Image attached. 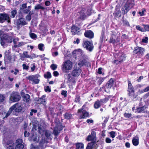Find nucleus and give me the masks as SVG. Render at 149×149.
I'll use <instances>...</instances> for the list:
<instances>
[{
  "mask_svg": "<svg viewBox=\"0 0 149 149\" xmlns=\"http://www.w3.org/2000/svg\"><path fill=\"white\" fill-rule=\"evenodd\" d=\"M75 146V149H84V145L81 143H77L74 145Z\"/></svg>",
  "mask_w": 149,
  "mask_h": 149,
  "instance_id": "4be33fe9",
  "label": "nucleus"
},
{
  "mask_svg": "<svg viewBox=\"0 0 149 149\" xmlns=\"http://www.w3.org/2000/svg\"><path fill=\"white\" fill-rule=\"evenodd\" d=\"M110 136L112 138H113L115 137V134H116V132L112 131L111 132H110L109 133Z\"/></svg>",
  "mask_w": 149,
  "mask_h": 149,
  "instance_id": "603ef678",
  "label": "nucleus"
},
{
  "mask_svg": "<svg viewBox=\"0 0 149 149\" xmlns=\"http://www.w3.org/2000/svg\"><path fill=\"white\" fill-rule=\"evenodd\" d=\"M14 141L13 140H8L7 142V146L6 149H14Z\"/></svg>",
  "mask_w": 149,
  "mask_h": 149,
  "instance_id": "2eb2a0df",
  "label": "nucleus"
},
{
  "mask_svg": "<svg viewBox=\"0 0 149 149\" xmlns=\"http://www.w3.org/2000/svg\"><path fill=\"white\" fill-rule=\"evenodd\" d=\"M45 91L46 92H47L48 91L49 92H51V89L49 87V86H47L46 88H45Z\"/></svg>",
  "mask_w": 149,
  "mask_h": 149,
  "instance_id": "13d9d810",
  "label": "nucleus"
},
{
  "mask_svg": "<svg viewBox=\"0 0 149 149\" xmlns=\"http://www.w3.org/2000/svg\"><path fill=\"white\" fill-rule=\"evenodd\" d=\"M104 78L100 77L97 81V84L99 85H100L104 80Z\"/></svg>",
  "mask_w": 149,
  "mask_h": 149,
  "instance_id": "a18cd8bd",
  "label": "nucleus"
},
{
  "mask_svg": "<svg viewBox=\"0 0 149 149\" xmlns=\"http://www.w3.org/2000/svg\"><path fill=\"white\" fill-rule=\"evenodd\" d=\"M24 45V42H19L18 43L17 45H14L13 46V47L16 48L17 47H21L22 45Z\"/></svg>",
  "mask_w": 149,
  "mask_h": 149,
  "instance_id": "ea45409f",
  "label": "nucleus"
},
{
  "mask_svg": "<svg viewBox=\"0 0 149 149\" xmlns=\"http://www.w3.org/2000/svg\"><path fill=\"white\" fill-rule=\"evenodd\" d=\"M2 31L0 30V38L1 39V44L2 46L5 45L6 43H7L6 40L3 36V34L1 33Z\"/></svg>",
  "mask_w": 149,
  "mask_h": 149,
  "instance_id": "4468645a",
  "label": "nucleus"
},
{
  "mask_svg": "<svg viewBox=\"0 0 149 149\" xmlns=\"http://www.w3.org/2000/svg\"><path fill=\"white\" fill-rule=\"evenodd\" d=\"M46 95H43L40 98H38L36 101L38 104H42L44 105H45L46 104V100L45 99Z\"/></svg>",
  "mask_w": 149,
  "mask_h": 149,
  "instance_id": "f8f14e48",
  "label": "nucleus"
},
{
  "mask_svg": "<svg viewBox=\"0 0 149 149\" xmlns=\"http://www.w3.org/2000/svg\"><path fill=\"white\" fill-rule=\"evenodd\" d=\"M45 134L46 137L48 138L51 135L50 132L48 130H46L45 132Z\"/></svg>",
  "mask_w": 149,
  "mask_h": 149,
  "instance_id": "09e8293b",
  "label": "nucleus"
},
{
  "mask_svg": "<svg viewBox=\"0 0 149 149\" xmlns=\"http://www.w3.org/2000/svg\"><path fill=\"white\" fill-rule=\"evenodd\" d=\"M38 136L37 134H33L31 136V139L33 141H36L37 139Z\"/></svg>",
  "mask_w": 149,
  "mask_h": 149,
  "instance_id": "473e14b6",
  "label": "nucleus"
},
{
  "mask_svg": "<svg viewBox=\"0 0 149 149\" xmlns=\"http://www.w3.org/2000/svg\"><path fill=\"white\" fill-rule=\"evenodd\" d=\"M63 116L65 119L69 120L72 118V115L69 112H66L63 114Z\"/></svg>",
  "mask_w": 149,
  "mask_h": 149,
  "instance_id": "bb28decb",
  "label": "nucleus"
},
{
  "mask_svg": "<svg viewBox=\"0 0 149 149\" xmlns=\"http://www.w3.org/2000/svg\"><path fill=\"white\" fill-rule=\"evenodd\" d=\"M44 77L47 79H49L51 78V74L50 72H47L46 74H45L44 75Z\"/></svg>",
  "mask_w": 149,
  "mask_h": 149,
  "instance_id": "f704fd0d",
  "label": "nucleus"
},
{
  "mask_svg": "<svg viewBox=\"0 0 149 149\" xmlns=\"http://www.w3.org/2000/svg\"><path fill=\"white\" fill-rule=\"evenodd\" d=\"M89 62L87 61H86L83 60V59H80L78 63V65L80 67H81L83 66L84 65L88 64Z\"/></svg>",
  "mask_w": 149,
  "mask_h": 149,
  "instance_id": "393cba45",
  "label": "nucleus"
},
{
  "mask_svg": "<svg viewBox=\"0 0 149 149\" xmlns=\"http://www.w3.org/2000/svg\"><path fill=\"white\" fill-rule=\"evenodd\" d=\"M3 34L7 43H11L12 42L13 38L12 36L5 34Z\"/></svg>",
  "mask_w": 149,
  "mask_h": 149,
  "instance_id": "aec40b11",
  "label": "nucleus"
},
{
  "mask_svg": "<svg viewBox=\"0 0 149 149\" xmlns=\"http://www.w3.org/2000/svg\"><path fill=\"white\" fill-rule=\"evenodd\" d=\"M73 67V63L70 60H67L63 62L61 65V70L63 73H67L71 70Z\"/></svg>",
  "mask_w": 149,
  "mask_h": 149,
  "instance_id": "f03ea898",
  "label": "nucleus"
},
{
  "mask_svg": "<svg viewBox=\"0 0 149 149\" xmlns=\"http://www.w3.org/2000/svg\"><path fill=\"white\" fill-rule=\"evenodd\" d=\"M128 91L129 92H131L132 91H133L134 88L132 86L130 81H128Z\"/></svg>",
  "mask_w": 149,
  "mask_h": 149,
  "instance_id": "7c9ffc66",
  "label": "nucleus"
},
{
  "mask_svg": "<svg viewBox=\"0 0 149 149\" xmlns=\"http://www.w3.org/2000/svg\"><path fill=\"white\" fill-rule=\"evenodd\" d=\"M67 77V79L68 81L69 82H70L72 79V76L71 74H65Z\"/></svg>",
  "mask_w": 149,
  "mask_h": 149,
  "instance_id": "a19ab883",
  "label": "nucleus"
},
{
  "mask_svg": "<svg viewBox=\"0 0 149 149\" xmlns=\"http://www.w3.org/2000/svg\"><path fill=\"white\" fill-rule=\"evenodd\" d=\"M5 97L2 94H0V103L3 102L4 99Z\"/></svg>",
  "mask_w": 149,
  "mask_h": 149,
  "instance_id": "0e129e2a",
  "label": "nucleus"
},
{
  "mask_svg": "<svg viewBox=\"0 0 149 149\" xmlns=\"http://www.w3.org/2000/svg\"><path fill=\"white\" fill-rule=\"evenodd\" d=\"M95 144L96 142L95 141L89 143L86 147V149H92L94 147V146H95Z\"/></svg>",
  "mask_w": 149,
  "mask_h": 149,
  "instance_id": "a878e982",
  "label": "nucleus"
},
{
  "mask_svg": "<svg viewBox=\"0 0 149 149\" xmlns=\"http://www.w3.org/2000/svg\"><path fill=\"white\" fill-rule=\"evenodd\" d=\"M84 35L86 37L90 39H92L94 37L93 32L92 31L90 30L86 31L84 33Z\"/></svg>",
  "mask_w": 149,
  "mask_h": 149,
  "instance_id": "ddd939ff",
  "label": "nucleus"
},
{
  "mask_svg": "<svg viewBox=\"0 0 149 149\" xmlns=\"http://www.w3.org/2000/svg\"><path fill=\"white\" fill-rule=\"evenodd\" d=\"M144 26V29L146 31H149V25L143 24Z\"/></svg>",
  "mask_w": 149,
  "mask_h": 149,
  "instance_id": "864d4df0",
  "label": "nucleus"
},
{
  "mask_svg": "<svg viewBox=\"0 0 149 149\" xmlns=\"http://www.w3.org/2000/svg\"><path fill=\"white\" fill-rule=\"evenodd\" d=\"M109 97H106L104 99H102L99 100V102L101 103L102 104L103 103H106L109 100Z\"/></svg>",
  "mask_w": 149,
  "mask_h": 149,
  "instance_id": "c9c22d12",
  "label": "nucleus"
},
{
  "mask_svg": "<svg viewBox=\"0 0 149 149\" xmlns=\"http://www.w3.org/2000/svg\"><path fill=\"white\" fill-rule=\"evenodd\" d=\"M114 83V79L113 78H111L108 81L106 86L107 88L110 89L113 86Z\"/></svg>",
  "mask_w": 149,
  "mask_h": 149,
  "instance_id": "dca6fc26",
  "label": "nucleus"
},
{
  "mask_svg": "<svg viewBox=\"0 0 149 149\" xmlns=\"http://www.w3.org/2000/svg\"><path fill=\"white\" fill-rule=\"evenodd\" d=\"M83 46L89 52L92 51L94 48V46L92 41H91L88 40L84 41Z\"/></svg>",
  "mask_w": 149,
  "mask_h": 149,
  "instance_id": "20e7f679",
  "label": "nucleus"
},
{
  "mask_svg": "<svg viewBox=\"0 0 149 149\" xmlns=\"http://www.w3.org/2000/svg\"><path fill=\"white\" fill-rule=\"evenodd\" d=\"M114 38L111 37L109 40V42L110 43L114 44L116 42V40Z\"/></svg>",
  "mask_w": 149,
  "mask_h": 149,
  "instance_id": "c03bdc74",
  "label": "nucleus"
},
{
  "mask_svg": "<svg viewBox=\"0 0 149 149\" xmlns=\"http://www.w3.org/2000/svg\"><path fill=\"white\" fill-rule=\"evenodd\" d=\"M124 116L125 118H130L132 116V115L131 113H125Z\"/></svg>",
  "mask_w": 149,
  "mask_h": 149,
  "instance_id": "5fc2aeb1",
  "label": "nucleus"
},
{
  "mask_svg": "<svg viewBox=\"0 0 149 149\" xmlns=\"http://www.w3.org/2000/svg\"><path fill=\"white\" fill-rule=\"evenodd\" d=\"M116 16L117 17H119L121 16V12L119 10L117 11L116 12Z\"/></svg>",
  "mask_w": 149,
  "mask_h": 149,
  "instance_id": "bf43d9fd",
  "label": "nucleus"
},
{
  "mask_svg": "<svg viewBox=\"0 0 149 149\" xmlns=\"http://www.w3.org/2000/svg\"><path fill=\"white\" fill-rule=\"evenodd\" d=\"M144 52V49L142 47H138L134 48L133 53L134 54H137L141 56Z\"/></svg>",
  "mask_w": 149,
  "mask_h": 149,
  "instance_id": "9d476101",
  "label": "nucleus"
},
{
  "mask_svg": "<svg viewBox=\"0 0 149 149\" xmlns=\"http://www.w3.org/2000/svg\"><path fill=\"white\" fill-rule=\"evenodd\" d=\"M40 9H42V10H43L45 9V8L41 6L40 4L36 6L35 7V10H38Z\"/></svg>",
  "mask_w": 149,
  "mask_h": 149,
  "instance_id": "4c0bfd02",
  "label": "nucleus"
},
{
  "mask_svg": "<svg viewBox=\"0 0 149 149\" xmlns=\"http://www.w3.org/2000/svg\"><path fill=\"white\" fill-rule=\"evenodd\" d=\"M146 11V10L145 9H143L141 12L139 11V13L140 15V16H142L144 15V13Z\"/></svg>",
  "mask_w": 149,
  "mask_h": 149,
  "instance_id": "680f3d73",
  "label": "nucleus"
},
{
  "mask_svg": "<svg viewBox=\"0 0 149 149\" xmlns=\"http://www.w3.org/2000/svg\"><path fill=\"white\" fill-rule=\"evenodd\" d=\"M119 62L121 63L123 60L125 59V56L124 54H122L121 53H119Z\"/></svg>",
  "mask_w": 149,
  "mask_h": 149,
  "instance_id": "c85d7f7f",
  "label": "nucleus"
},
{
  "mask_svg": "<svg viewBox=\"0 0 149 149\" xmlns=\"http://www.w3.org/2000/svg\"><path fill=\"white\" fill-rule=\"evenodd\" d=\"M81 72V70L79 68L74 67L71 72V75L74 77L79 76Z\"/></svg>",
  "mask_w": 149,
  "mask_h": 149,
  "instance_id": "1a4fd4ad",
  "label": "nucleus"
},
{
  "mask_svg": "<svg viewBox=\"0 0 149 149\" xmlns=\"http://www.w3.org/2000/svg\"><path fill=\"white\" fill-rule=\"evenodd\" d=\"M101 105V103L99 102V100H97L94 104V107L96 109H98L100 107Z\"/></svg>",
  "mask_w": 149,
  "mask_h": 149,
  "instance_id": "c756f323",
  "label": "nucleus"
},
{
  "mask_svg": "<svg viewBox=\"0 0 149 149\" xmlns=\"http://www.w3.org/2000/svg\"><path fill=\"white\" fill-rule=\"evenodd\" d=\"M60 128H59L58 127H57V129L55 128L54 130L53 134L55 136H58L60 132L63 130V127L62 125H60Z\"/></svg>",
  "mask_w": 149,
  "mask_h": 149,
  "instance_id": "6ab92c4d",
  "label": "nucleus"
},
{
  "mask_svg": "<svg viewBox=\"0 0 149 149\" xmlns=\"http://www.w3.org/2000/svg\"><path fill=\"white\" fill-rule=\"evenodd\" d=\"M24 146L22 144H17L15 146V149H23Z\"/></svg>",
  "mask_w": 149,
  "mask_h": 149,
  "instance_id": "e433bc0d",
  "label": "nucleus"
},
{
  "mask_svg": "<svg viewBox=\"0 0 149 149\" xmlns=\"http://www.w3.org/2000/svg\"><path fill=\"white\" fill-rule=\"evenodd\" d=\"M78 115L79 116V118H85L89 116V113L85 110L83 109H79L78 111Z\"/></svg>",
  "mask_w": 149,
  "mask_h": 149,
  "instance_id": "39448f33",
  "label": "nucleus"
},
{
  "mask_svg": "<svg viewBox=\"0 0 149 149\" xmlns=\"http://www.w3.org/2000/svg\"><path fill=\"white\" fill-rule=\"evenodd\" d=\"M21 97L19 93L16 92H13L11 94L10 100L13 102H16L19 101Z\"/></svg>",
  "mask_w": 149,
  "mask_h": 149,
  "instance_id": "7ed1b4c3",
  "label": "nucleus"
},
{
  "mask_svg": "<svg viewBox=\"0 0 149 149\" xmlns=\"http://www.w3.org/2000/svg\"><path fill=\"white\" fill-rule=\"evenodd\" d=\"M23 69L24 70H28L29 68V66L26 65V64H23L22 65Z\"/></svg>",
  "mask_w": 149,
  "mask_h": 149,
  "instance_id": "052dcab7",
  "label": "nucleus"
},
{
  "mask_svg": "<svg viewBox=\"0 0 149 149\" xmlns=\"http://www.w3.org/2000/svg\"><path fill=\"white\" fill-rule=\"evenodd\" d=\"M147 108L146 106H144L143 107H139L137 109V111L138 113H140L142 112Z\"/></svg>",
  "mask_w": 149,
  "mask_h": 149,
  "instance_id": "cd10ccee",
  "label": "nucleus"
},
{
  "mask_svg": "<svg viewBox=\"0 0 149 149\" xmlns=\"http://www.w3.org/2000/svg\"><path fill=\"white\" fill-rule=\"evenodd\" d=\"M22 140L21 139H18L16 140V142L17 144H22Z\"/></svg>",
  "mask_w": 149,
  "mask_h": 149,
  "instance_id": "69168bd1",
  "label": "nucleus"
},
{
  "mask_svg": "<svg viewBox=\"0 0 149 149\" xmlns=\"http://www.w3.org/2000/svg\"><path fill=\"white\" fill-rule=\"evenodd\" d=\"M95 138L93 137L92 136L90 135H89L86 138V140L88 141H90L94 140Z\"/></svg>",
  "mask_w": 149,
  "mask_h": 149,
  "instance_id": "79ce46f5",
  "label": "nucleus"
},
{
  "mask_svg": "<svg viewBox=\"0 0 149 149\" xmlns=\"http://www.w3.org/2000/svg\"><path fill=\"white\" fill-rule=\"evenodd\" d=\"M123 25L125 26H127L130 27V25L129 22L126 20L123 19L122 20Z\"/></svg>",
  "mask_w": 149,
  "mask_h": 149,
  "instance_id": "58836bf2",
  "label": "nucleus"
},
{
  "mask_svg": "<svg viewBox=\"0 0 149 149\" xmlns=\"http://www.w3.org/2000/svg\"><path fill=\"white\" fill-rule=\"evenodd\" d=\"M37 112V110L36 109H32L31 110V111L30 113V114L31 116L33 115V113H36Z\"/></svg>",
  "mask_w": 149,
  "mask_h": 149,
  "instance_id": "6e6d98bb",
  "label": "nucleus"
},
{
  "mask_svg": "<svg viewBox=\"0 0 149 149\" xmlns=\"http://www.w3.org/2000/svg\"><path fill=\"white\" fill-rule=\"evenodd\" d=\"M57 65L55 64H52L50 65V68L53 70H56L57 69Z\"/></svg>",
  "mask_w": 149,
  "mask_h": 149,
  "instance_id": "37998d69",
  "label": "nucleus"
},
{
  "mask_svg": "<svg viewBox=\"0 0 149 149\" xmlns=\"http://www.w3.org/2000/svg\"><path fill=\"white\" fill-rule=\"evenodd\" d=\"M105 142L107 143H110L111 142V140L109 138L107 137L105 139Z\"/></svg>",
  "mask_w": 149,
  "mask_h": 149,
  "instance_id": "774afa93",
  "label": "nucleus"
},
{
  "mask_svg": "<svg viewBox=\"0 0 149 149\" xmlns=\"http://www.w3.org/2000/svg\"><path fill=\"white\" fill-rule=\"evenodd\" d=\"M131 3L129 2V0H128L127 3H126L124 6V9L126 10L129 11L133 6H132Z\"/></svg>",
  "mask_w": 149,
  "mask_h": 149,
  "instance_id": "412c9836",
  "label": "nucleus"
},
{
  "mask_svg": "<svg viewBox=\"0 0 149 149\" xmlns=\"http://www.w3.org/2000/svg\"><path fill=\"white\" fill-rule=\"evenodd\" d=\"M148 38L147 37H145L144 38H143L142 40V42H143L146 43L148 42Z\"/></svg>",
  "mask_w": 149,
  "mask_h": 149,
  "instance_id": "338daca9",
  "label": "nucleus"
},
{
  "mask_svg": "<svg viewBox=\"0 0 149 149\" xmlns=\"http://www.w3.org/2000/svg\"><path fill=\"white\" fill-rule=\"evenodd\" d=\"M22 108L21 106H19L18 103H16L12 106L9 109L3 119L7 118L13 112V115H16L17 113L21 112Z\"/></svg>",
  "mask_w": 149,
  "mask_h": 149,
  "instance_id": "f257e3e1",
  "label": "nucleus"
},
{
  "mask_svg": "<svg viewBox=\"0 0 149 149\" xmlns=\"http://www.w3.org/2000/svg\"><path fill=\"white\" fill-rule=\"evenodd\" d=\"M130 98L132 100H134L136 98L137 95L135 94L134 91L131 92H129L128 94Z\"/></svg>",
  "mask_w": 149,
  "mask_h": 149,
  "instance_id": "b1692460",
  "label": "nucleus"
},
{
  "mask_svg": "<svg viewBox=\"0 0 149 149\" xmlns=\"http://www.w3.org/2000/svg\"><path fill=\"white\" fill-rule=\"evenodd\" d=\"M111 32V37L116 38V36L117 35V33L115 31H112Z\"/></svg>",
  "mask_w": 149,
  "mask_h": 149,
  "instance_id": "4d7b16f0",
  "label": "nucleus"
},
{
  "mask_svg": "<svg viewBox=\"0 0 149 149\" xmlns=\"http://www.w3.org/2000/svg\"><path fill=\"white\" fill-rule=\"evenodd\" d=\"M9 15L6 13L0 14V23H3L7 20L8 23L10 22Z\"/></svg>",
  "mask_w": 149,
  "mask_h": 149,
  "instance_id": "6e6552de",
  "label": "nucleus"
},
{
  "mask_svg": "<svg viewBox=\"0 0 149 149\" xmlns=\"http://www.w3.org/2000/svg\"><path fill=\"white\" fill-rule=\"evenodd\" d=\"M79 18L81 19H84L87 16L86 13V9H82L79 13Z\"/></svg>",
  "mask_w": 149,
  "mask_h": 149,
  "instance_id": "f3484780",
  "label": "nucleus"
},
{
  "mask_svg": "<svg viewBox=\"0 0 149 149\" xmlns=\"http://www.w3.org/2000/svg\"><path fill=\"white\" fill-rule=\"evenodd\" d=\"M80 97L78 95H76V98L75 100V102H79L80 101Z\"/></svg>",
  "mask_w": 149,
  "mask_h": 149,
  "instance_id": "e2e57ef3",
  "label": "nucleus"
},
{
  "mask_svg": "<svg viewBox=\"0 0 149 149\" xmlns=\"http://www.w3.org/2000/svg\"><path fill=\"white\" fill-rule=\"evenodd\" d=\"M23 54L25 58H30L31 57V56L28 54V52H23Z\"/></svg>",
  "mask_w": 149,
  "mask_h": 149,
  "instance_id": "de8ad7c7",
  "label": "nucleus"
},
{
  "mask_svg": "<svg viewBox=\"0 0 149 149\" xmlns=\"http://www.w3.org/2000/svg\"><path fill=\"white\" fill-rule=\"evenodd\" d=\"M29 35L31 38L32 39L36 40L37 38L36 35L34 33L31 32L29 33Z\"/></svg>",
  "mask_w": 149,
  "mask_h": 149,
  "instance_id": "2f4dec72",
  "label": "nucleus"
},
{
  "mask_svg": "<svg viewBox=\"0 0 149 149\" xmlns=\"http://www.w3.org/2000/svg\"><path fill=\"white\" fill-rule=\"evenodd\" d=\"M5 57L7 58L8 60L10 61L12 59V57L10 55H8L7 52H5Z\"/></svg>",
  "mask_w": 149,
  "mask_h": 149,
  "instance_id": "8fccbe9b",
  "label": "nucleus"
},
{
  "mask_svg": "<svg viewBox=\"0 0 149 149\" xmlns=\"http://www.w3.org/2000/svg\"><path fill=\"white\" fill-rule=\"evenodd\" d=\"M132 142L134 145L137 146L139 143L138 137L137 136L134 137L132 139Z\"/></svg>",
  "mask_w": 149,
  "mask_h": 149,
  "instance_id": "5701e85b",
  "label": "nucleus"
},
{
  "mask_svg": "<svg viewBox=\"0 0 149 149\" xmlns=\"http://www.w3.org/2000/svg\"><path fill=\"white\" fill-rule=\"evenodd\" d=\"M40 77V75L37 74L31 76H29L27 77L26 78L29 80L32 81L34 84H38L39 83L40 81V79H38V78Z\"/></svg>",
  "mask_w": 149,
  "mask_h": 149,
  "instance_id": "423d86ee",
  "label": "nucleus"
},
{
  "mask_svg": "<svg viewBox=\"0 0 149 149\" xmlns=\"http://www.w3.org/2000/svg\"><path fill=\"white\" fill-rule=\"evenodd\" d=\"M17 10H12L10 13L11 15L10 17L13 18L15 17V15L17 14Z\"/></svg>",
  "mask_w": 149,
  "mask_h": 149,
  "instance_id": "72a5a7b5",
  "label": "nucleus"
},
{
  "mask_svg": "<svg viewBox=\"0 0 149 149\" xmlns=\"http://www.w3.org/2000/svg\"><path fill=\"white\" fill-rule=\"evenodd\" d=\"M44 46V45L43 44L40 43L38 45V48L40 51H43L44 50V49H43Z\"/></svg>",
  "mask_w": 149,
  "mask_h": 149,
  "instance_id": "49530a36",
  "label": "nucleus"
},
{
  "mask_svg": "<svg viewBox=\"0 0 149 149\" xmlns=\"http://www.w3.org/2000/svg\"><path fill=\"white\" fill-rule=\"evenodd\" d=\"M80 30L79 28L74 25H73L71 27V32L72 33V34L75 35L77 34L79 35L80 33Z\"/></svg>",
  "mask_w": 149,
  "mask_h": 149,
  "instance_id": "9b49d317",
  "label": "nucleus"
},
{
  "mask_svg": "<svg viewBox=\"0 0 149 149\" xmlns=\"http://www.w3.org/2000/svg\"><path fill=\"white\" fill-rule=\"evenodd\" d=\"M92 10L91 8L88 9L87 10H86V13L87 16L91 15L92 13Z\"/></svg>",
  "mask_w": 149,
  "mask_h": 149,
  "instance_id": "3c124183",
  "label": "nucleus"
},
{
  "mask_svg": "<svg viewBox=\"0 0 149 149\" xmlns=\"http://www.w3.org/2000/svg\"><path fill=\"white\" fill-rule=\"evenodd\" d=\"M16 24L17 28L19 29L22 26L27 24L28 22L26 21L24 18L21 17L18 19Z\"/></svg>",
  "mask_w": 149,
  "mask_h": 149,
  "instance_id": "0eeeda50",
  "label": "nucleus"
},
{
  "mask_svg": "<svg viewBox=\"0 0 149 149\" xmlns=\"http://www.w3.org/2000/svg\"><path fill=\"white\" fill-rule=\"evenodd\" d=\"M21 95L23 97V100L26 102H28L30 99V95L27 94H25L24 93H21Z\"/></svg>",
  "mask_w": 149,
  "mask_h": 149,
  "instance_id": "a211bd4d",
  "label": "nucleus"
}]
</instances>
